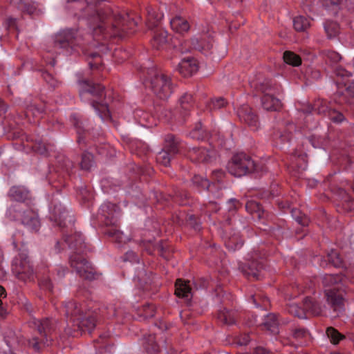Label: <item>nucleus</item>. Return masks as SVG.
Returning <instances> with one entry per match:
<instances>
[{
    "label": "nucleus",
    "mask_w": 354,
    "mask_h": 354,
    "mask_svg": "<svg viewBox=\"0 0 354 354\" xmlns=\"http://www.w3.org/2000/svg\"><path fill=\"white\" fill-rule=\"evenodd\" d=\"M288 311L290 314L299 318L306 317V313L304 306L301 308L295 303H292L288 305Z\"/></svg>",
    "instance_id": "49"
},
{
    "label": "nucleus",
    "mask_w": 354,
    "mask_h": 354,
    "mask_svg": "<svg viewBox=\"0 0 354 354\" xmlns=\"http://www.w3.org/2000/svg\"><path fill=\"white\" fill-rule=\"evenodd\" d=\"M174 156V154H171V153L162 149V150L157 154L156 161L158 163L167 167L170 164L171 159Z\"/></svg>",
    "instance_id": "48"
},
{
    "label": "nucleus",
    "mask_w": 354,
    "mask_h": 354,
    "mask_svg": "<svg viewBox=\"0 0 354 354\" xmlns=\"http://www.w3.org/2000/svg\"><path fill=\"white\" fill-rule=\"evenodd\" d=\"M147 85L153 94L160 100L168 99L174 90L171 77L157 69H150Z\"/></svg>",
    "instance_id": "8"
},
{
    "label": "nucleus",
    "mask_w": 354,
    "mask_h": 354,
    "mask_svg": "<svg viewBox=\"0 0 354 354\" xmlns=\"http://www.w3.org/2000/svg\"><path fill=\"white\" fill-rule=\"evenodd\" d=\"M336 75L337 80H336L337 84L345 87L346 93L354 97V81H350L348 77L351 76V73L348 72L343 68H338L336 70Z\"/></svg>",
    "instance_id": "20"
},
{
    "label": "nucleus",
    "mask_w": 354,
    "mask_h": 354,
    "mask_svg": "<svg viewBox=\"0 0 354 354\" xmlns=\"http://www.w3.org/2000/svg\"><path fill=\"white\" fill-rule=\"evenodd\" d=\"M227 101L222 97L212 98L208 104L210 110H217L225 107L227 105Z\"/></svg>",
    "instance_id": "54"
},
{
    "label": "nucleus",
    "mask_w": 354,
    "mask_h": 354,
    "mask_svg": "<svg viewBox=\"0 0 354 354\" xmlns=\"http://www.w3.org/2000/svg\"><path fill=\"white\" fill-rule=\"evenodd\" d=\"M238 316V313L236 310L223 308L218 312L217 319L223 324L230 326L236 323Z\"/></svg>",
    "instance_id": "28"
},
{
    "label": "nucleus",
    "mask_w": 354,
    "mask_h": 354,
    "mask_svg": "<svg viewBox=\"0 0 354 354\" xmlns=\"http://www.w3.org/2000/svg\"><path fill=\"white\" fill-rule=\"evenodd\" d=\"M261 104L263 108L269 111H279L282 107L281 100L274 95H262Z\"/></svg>",
    "instance_id": "27"
},
{
    "label": "nucleus",
    "mask_w": 354,
    "mask_h": 354,
    "mask_svg": "<svg viewBox=\"0 0 354 354\" xmlns=\"http://www.w3.org/2000/svg\"><path fill=\"white\" fill-rule=\"evenodd\" d=\"M188 223L195 230L199 231L201 229V223L195 215L189 216Z\"/></svg>",
    "instance_id": "63"
},
{
    "label": "nucleus",
    "mask_w": 354,
    "mask_h": 354,
    "mask_svg": "<svg viewBox=\"0 0 354 354\" xmlns=\"http://www.w3.org/2000/svg\"><path fill=\"white\" fill-rule=\"evenodd\" d=\"M322 6L326 10H338L343 3V0H320Z\"/></svg>",
    "instance_id": "51"
},
{
    "label": "nucleus",
    "mask_w": 354,
    "mask_h": 354,
    "mask_svg": "<svg viewBox=\"0 0 354 354\" xmlns=\"http://www.w3.org/2000/svg\"><path fill=\"white\" fill-rule=\"evenodd\" d=\"M57 162L58 165H57L56 172H60L62 176L59 177V175L57 180H53L52 177L50 178V180L52 181V185L55 189H58L60 186H66V179L70 176L73 168V162L64 156H59Z\"/></svg>",
    "instance_id": "13"
},
{
    "label": "nucleus",
    "mask_w": 354,
    "mask_h": 354,
    "mask_svg": "<svg viewBox=\"0 0 354 354\" xmlns=\"http://www.w3.org/2000/svg\"><path fill=\"white\" fill-rule=\"evenodd\" d=\"M328 261L332 263L335 267H339L342 265V259L339 254L335 252H332L328 254Z\"/></svg>",
    "instance_id": "62"
},
{
    "label": "nucleus",
    "mask_w": 354,
    "mask_h": 354,
    "mask_svg": "<svg viewBox=\"0 0 354 354\" xmlns=\"http://www.w3.org/2000/svg\"><path fill=\"white\" fill-rule=\"evenodd\" d=\"M252 299L257 307H261L264 309H267L270 305L269 299L266 296L254 295H252Z\"/></svg>",
    "instance_id": "52"
},
{
    "label": "nucleus",
    "mask_w": 354,
    "mask_h": 354,
    "mask_svg": "<svg viewBox=\"0 0 354 354\" xmlns=\"http://www.w3.org/2000/svg\"><path fill=\"white\" fill-rule=\"evenodd\" d=\"M39 286L41 289L48 290L49 292H52L53 290V283L48 277H43L39 281Z\"/></svg>",
    "instance_id": "61"
},
{
    "label": "nucleus",
    "mask_w": 354,
    "mask_h": 354,
    "mask_svg": "<svg viewBox=\"0 0 354 354\" xmlns=\"http://www.w3.org/2000/svg\"><path fill=\"white\" fill-rule=\"evenodd\" d=\"M293 218L301 226H308L310 223L309 218L299 209L292 208L290 211Z\"/></svg>",
    "instance_id": "43"
},
{
    "label": "nucleus",
    "mask_w": 354,
    "mask_h": 354,
    "mask_svg": "<svg viewBox=\"0 0 354 354\" xmlns=\"http://www.w3.org/2000/svg\"><path fill=\"white\" fill-rule=\"evenodd\" d=\"M237 115L242 122L246 124L252 130L256 131L259 126L257 115L247 104L241 106L237 111Z\"/></svg>",
    "instance_id": "15"
},
{
    "label": "nucleus",
    "mask_w": 354,
    "mask_h": 354,
    "mask_svg": "<svg viewBox=\"0 0 354 354\" xmlns=\"http://www.w3.org/2000/svg\"><path fill=\"white\" fill-rule=\"evenodd\" d=\"M7 215L10 219L20 221L31 232H37L39 230L41 223L37 213L24 204L12 205Z\"/></svg>",
    "instance_id": "10"
},
{
    "label": "nucleus",
    "mask_w": 354,
    "mask_h": 354,
    "mask_svg": "<svg viewBox=\"0 0 354 354\" xmlns=\"http://www.w3.org/2000/svg\"><path fill=\"white\" fill-rule=\"evenodd\" d=\"M68 212L57 199H53L50 207V219L56 225L63 229L66 227Z\"/></svg>",
    "instance_id": "14"
},
{
    "label": "nucleus",
    "mask_w": 354,
    "mask_h": 354,
    "mask_svg": "<svg viewBox=\"0 0 354 354\" xmlns=\"http://www.w3.org/2000/svg\"><path fill=\"white\" fill-rule=\"evenodd\" d=\"M174 33L179 35H185L190 30L189 24H169Z\"/></svg>",
    "instance_id": "50"
},
{
    "label": "nucleus",
    "mask_w": 354,
    "mask_h": 354,
    "mask_svg": "<svg viewBox=\"0 0 354 354\" xmlns=\"http://www.w3.org/2000/svg\"><path fill=\"white\" fill-rule=\"evenodd\" d=\"M158 24L156 26L153 38L151 40V44L153 49L156 50H168L171 48V45L169 41L167 32L158 27Z\"/></svg>",
    "instance_id": "17"
},
{
    "label": "nucleus",
    "mask_w": 354,
    "mask_h": 354,
    "mask_svg": "<svg viewBox=\"0 0 354 354\" xmlns=\"http://www.w3.org/2000/svg\"><path fill=\"white\" fill-rule=\"evenodd\" d=\"M326 335L330 339V342L333 344H339L340 340L345 337L344 335L341 334L337 329L333 327L327 328Z\"/></svg>",
    "instance_id": "47"
},
{
    "label": "nucleus",
    "mask_w": 354,
    "mask_h": 354,
    "mask_svg": "<svg viewBox=\"0 0 354 354\" xmlns=\"http://www.w3.org/2000/svg\"><path fill=\"white\" fill-rule=\"evenodd\" d=\"M155 313L156 306L152 304H146L138 310V315L142 319L151 318Z\"/></svg>",
    "instance_id": "40"
},
{
    "label": "nucleus",
    "mask_w": 354,
    "mask_h": 354,
    "mask_svg": "<svg viewBox=\"0 0 354 354\" xmlns=\"http://www.w3.org/2000/svg\"><path fill=\"white\" fill-rule=\"evenodd\" d=\"M264 329L270 331L272 334H277L279 333V322L277 315L274 313L268 314L262 324Z\"/></svg>",
    "instance_id": "30"
},
{
    "label": "nucleus",
    "mask_w": 354,
    "mask_h": 354,
    "mask_svg": "<svg viewBox=\"0 0 354 354\" xmlns=\"http://www.w3.org/2000/svg\"><path fill=\"white\" fill-rule=\"evenodd\" d=\"M330 106L329 103L324 100H315L312 104H308L304 105L301 111L304 114L316 113L323 116H326Z\"/></svg>",
    "instance_id": "18"
},
{
    "label": "nucleus",
    "mask_w": 354,
    "mask_h": 354,
    "mask_svg": "<svg viewBox=\"0 0 354 354\" xmlns=\"http://www.w3.org/2000/svg\"><path fill=\"white\" fill-rule=\"evenodd\" d=\"M45 113V104L43 102L39 104L34 103L27 106L25 115L30 122H36L41 118Z\"/></svg>",
    "instance_id": "23"
},
{
    "label": "nucleus",
    "mask_w": 354,
    "mask_h": 354,
    "mask_svg": "<svg viewBox=\"0 0 354 354\" xmlns=\"http://www.w3.org/2000/svg\"><path fill=\"white\" fill-rule=\"evenodd\" d=\"M64 241H57L55 248L57 252L64 249L62 245H67L68 248L73 251L69 257V264L80 277L84 280H94L97 278L98 273L92 265L83 256L86 245L82 234L75 232L71 235L63 234Z\"/></svg>",
    "instance_id": "2"
},
{
    "label": "nucleus",
    "mask_w": 354,
    "mask_h": 354,
    "mask_svg": "<svg viewBox=\"0 0 354 354\" xmlns=\"http://www.w3.org/2000/svg\"><path fill=\"white\" fill-rule=\"evenodd\" d=\"M42 77L45 82L53 88L57 87L59 84V82L48 72H44L42 73Z\"/></svg>",
    "instance_id": "58"
},
{
    "label": "nucleus",
    "mask_w": 354,
    "mask_h": 354,
    "mask_svg": "<svg viewBox=\"0 0 354 354\" xmlns=\"http://www.w3.org/2000/svg\"><path fill=\"white\" fill-rule=\"evenodd\" d=\"M188 158L195 162H207L211 158L210 152L204 147L192 148L187 152Z\"/></svg>",
    "instance_id": "25"
},
{
    "label": "nucleus",
    "mask_w": 354,
    "mask_h": 354,
    "mask_svg": "<svg viewBox=\"0 0 354 354\" xmlns=\"http://www.w3.org/2000/svg\"><path fill=\"white\" fill-rule=\"evenodd\" d=\"M91 56L94 59V61H90L88 64L91 69H99L102 65L101 57L97 53H91Z\"/></svg>",
    "instance_id": "60"
},
{
    "label": "nucleus",
    "mask_w": 354,
    "mask_h": 354,
    "mask_svg": "<svg viewBox=\"0 0 354 354\" xmlns=\"http://www.w3.org/2000/svg\"><path fill=\"white\" fill-rule=\"evenodd\" d=\"M178 70L183 77H190L198 71V62L194 57H189L184 58L178 64Z\"/></svg>",
    "instance_id": "21"
},
{
    "label": "nucleus",
    "mask_w": 354,
    "mask_h": 354,
    "mask_svg": "<svg viewBox=\"0 0 354 354\" xmlns=\"http://www.w3.org/2000/svg\"><path fill=\"white\" fill-rule=\"evenodd\" d=\"M63 310L65 315L70 318L73 326L77 328L75 330L91 332L95 327V317L84 304L71 300L64 303Z\"/></svg>",
    "instance_id": "5"
},
{
    "label": "nucleus",
    "mask_w": 354,
    "mask_h": 354,
    "mask_svg": "<svg viewBox=\"0 0 354 354\" xmlns=\"http://www.w3.org/2000/svg\"><path fill=\"white\" fill-rule=\"evenodd\" d=\"M119 207L118 205L106 203L102 205L99 209V215L102 216L106 228L104 230V234L111 237L113 241L118 243L123 241V233L119 230L118 214Z\"/></svg>",
    "instance_id": "7"
},
{
    "label": "nucleus",
    "mask_w": 354,
    "mask_h": 354,
    "mask_svg": "<svg viewBox=\"0 0 354 354\" xmlns=\"http://www.w3.org/2000/svg\"><path fill=\"white\" fill-rule=\"evenodd\" d=\"M97 152L106 157H112L115 155V149L111 147L109 145H104L97 149Z\"/></svg>",
    "instance_id": "57"
},
{
    "label": "nucleus",
    "mask_w": 354,
    "mask_h": 354,
    "mask_svg": "<svg viewBox=\"0 0 354 354\" xmlns=\"http://www.w3.org/2000/svg\"><path fill=\"white\" fill-rule=\"evenodd\" d=\"M136 24H90L92 33L81 35L72 29L60 30L54 37V46L56 48L75 50L79 47L82 52L91 48L114 43L125 36L133 33L129 31V25Z\"/></svg>",
    "instance_id": "1"
},
{
    "label": "nucleus",
    "mask_w": 354,
    "mask_h": 354,
    "mask_svg": "<svg viewBox=\"0 0 354 354\" xmlns=\"http://www.w3.org/2000/svg\"><path fill=\"white\" fill-rule=\"evenodd\" d=\"M324 29L328 37L330 39L337 36L340 31L339 24H325Z\"/></svg>",
    "instance_id": "53"
},
{
    "label": "nucleus",
    "mask_w": 354,
    "mask_h": 354,
    "mask_svg": "<svg viewBox=\"0 0 354 354\" xmlns=\"http://www.w3.org/2000/svg\"><path fill=\"white\" fill-rule=\"evenodd\" d=\"M326 57L330 59L333 62H338L341 59L340 55L333 50H327L324 52Z\"/></svg>",
    "instance_id": "64"
},
{
    "label": "nucleus",
    "mask_w": 354,
    "mask_h": 354,
    "mask_svg": "<svg viewBox=\"0 0 354 354\" xmlns=\"http://www.w3.org/2000/svg\"><path fill=\"white\" fill-rule=\"evenodd\" d=\"M228 172L237 177L257 171L258 165L252 158L243 152L234 154L227 165Z\"/></svg>",
    "instance_id": "11"
},
{
    "label": "nucleus",
    "mask_w": 354,
    "mask_h": 354,
    "mask_svg": "<svg viewBox=\"0 0 354 354\" xmlns=\"http://www.w3.org/2000/svg\"><path fill=\"white\" fill-rule=\"evenodd\" d=\"M245 209L251 214H257L259 219L264 217V211L262 205L255 201H248L245 205Z\"/></svg>",
    "instance_id": "38"
},
{
    "label": "nucleus",
    "mask_w": 354,
    "mask_h": 354,
    "mask_svg": "<svg viewBox=\"0 0 354 354\" xmlns=\"http://www.w3.org/2000/svg\"><path fill=\"white\" fill-rule=\"evenodd\" d=\"M23 12L30 16H38L41 13V10L38 8V4L35 2L23 3Z\"/></svg>",
    "instance_id": "46"
},
{
    "label": "nucleus",
    "mask_w": 354,
    "mask_h": 354,
    "mask_svg": "<svg viewBox=\"0 0 354 354\" xmlns=\"http://www.w3.org/2000/svg\"><path fill=\"white\" fill-rule=\"evenodd\" d=\"M243 244V240L239 234H234L225 241V245L229 250L235 251L240 249Z\"/></svg>",
    "instance_id": "36"
},
{
    "label": "nucleus",
    "mask_w": 354,
    "mask_h": 354,
    "mask_svg": "<svg viewBox=\"0 0 354 354\" xmlns=\"http://www.w3.org/2000/svg\"><path fill=\"white\" fill-rule=\"evenodd\" d=\"M71 122L77 130V142L80 145L82 142H84V140L86 138V134L88 133L83 129L82 122L80 118L74 114L71 116Z\"/></svg>",
    "instance_id": "33"
},
{
    "label": "nucleus",
    "mask_w": 354,
    "mask_h": 354,
    "mask_svg": "<svg viewBox=\"0 0 354 354\" xmlns=\"http://www.w3.org/2000/svg\"><path fill=\"white\" fill-rule=\"evenodd\" d=\"M12 271L15 277L22 281L33 280V269L27 257L20 255L15 258L12 264Z\"/></svg>",
    "instance_id": "12"
},
{
    "label": "nucleus",
    "mask_w": 354,
    "mask_h": 354,
    "mask_svg": "<svg viewBox=\"0 0 354 354\" xmlns=\"http://www.w3.org/2000/svg\"><path fill=\"white\" fill-rule=\"evenodd\" d=\"M239 268L248 279L259 280L261 278V271L264 268V263L262 260L252 259L241 265Z\"/></svg>",
    "instance_id": "16"
},
{
    "label": "nucleus",
    "mask_w": 354,
    "mask_h": 354,
    "mask_svg": "<svg viewBox=\"0 0 354 354\" xmlns=\"http://www.w3.org/2000/svg\"><path fill=\"white\" fill-rule=\"evenodd\" d=\"M163 149L176 155L179 151V142L172 134L166 135Z\"/></svg>",
    "instance_id": "31"
},
{
    "label": "nucleus",
    "mask_w": 354,
    "mask_h": 354,
    "mask_svg": "<svg viewBox=\"0 0 354 354\" xmlns=\"http://www.w3.org/2000/svg\"><path fill=\"white\" fill-rule=\"evenodd\" d=\"M295 130V126L293 123H290L288 124V131L284 133H281L280 132H277L274 134L275 137H278L280 138L281 142H288L290 141L292 138V131Z\"/></svg>",
    "instance_id": "55"
},
{
    "label": "nucleus",
    "mask_w": 354,
    "mask_h": 354,
    "mask_svg": "<svg viewBox=\"0 0 354 354\" xmlns=\"http://www.w3.org/2000/svg\"><path fill=\"white\" fill-rule=\"evenodd\" d=\"M262 95H279L283 93L282 86L272 80H265L259 86Z\"/></svg>",
    "instance_id": "22"
},
{
    "label": "nucleus",
    "mask_w": 354,
    "mask_h": 354,
    "mask_svg": "<svg viewBox=\"0 0 354 354\" xmlns=\"http://www.w3.org/2000/svg\"><path fill=\"white\" fill-rule=\"evenodd\" d=\"M147 22H160L163 19V14L151 6L147 8Z\"/></svg>",
    "instance_id": "45"
},
{
    "label": "nucleus",
    "mask_w": 354,
    "mask_h": 354,
    "mask_svg": "<svg viewBox=\"0 0 354 354\" xmlns=\"http://www.w3.org/2000/svg\"><path fill=\"white\" fill-rule=\"evenodd\" d=\"M8 196L11 200L24 203L26 200L29 199V192L24 187L13 186L9 190Z\"/></svg>",
    "instance_id": "29"
},
{
    "label": "nucleus",
    "mask_w": 354,
    "mask_h": 354,
    "mask_svg": "<svg viewBox=\"0 0 354 354\" xmlns=\"http://www.w3.org/2000/svg\"><path fill=\"white\" fill-rule=\"evenodd\" d=\"M75 8L78 10L74 13L77 20L93 21L94 22H104L106 20H113L115 22H136L140 19V16L134 12L117 11L113 12L109 7L99 9L98 6L85 3H76Z\"/></svg>",
    "instance_id": "3"
},
{
    "label": "nucleus",
    "mask_w": 354,
    "mask_h": 354,
    "mask_svg": "<svg viewBox=\"0 0 354 354\" xmlns=\"http://www.w3.org/2000/svg\"><path fill=\"white\" fill-rule=\"evenodd\" d=\"M93 156L92 153L85 151L82 155L80 167L82 169L88 171L94 165Z\"/></svg>",
    "instance_id": "44"
},
{
    "label": "nucleus",
    "mask_w": 354,
    "mask_h": 354,
    "mask_svg": "<svg viewBox=\"0 0 354 354\" xmlns=\"http://www.w3.org/2000/svg\"><path fill=\"white\" fill-rule=\"evenodd\" d=\"M192 181L195 186L200 189H208L210 186L209 180L199 175H195Z\"/></svg>",
    "instance_id": "56"
},
{
    "label": "nucleus",
    "mask_w": 354,
    "mask_h": 354,
    "mask_svg": "<svg viewBox=\"0 0 354 354\" xmlns=\"http://www.w3.org/2000/svg\"><path fill=\"white\" fill-rule=\"evenodd\" d=\"M303 306L305 313L308 312L313 315H319L322 313L320 304L310 297H306L304 299Z\"/></svg>",
    "instance_id": "32"
},
{
    "label": "nucleus",
    "mask_w": 354,
    "mask_h": 354,
    "mask_svg": "<svg viewBox=\"0 0 354 354\" xmlns=\"http://www.w3.org/2000/svg\"><path fill=\"white\" fill-rule=\"evenodd\" d=\"M220 209L219 205L216 202L210 201L207 204L203 205L202 211L205 214H211L213 212H217Z\"/></svg>",
    "instance_id": "59"
},
{
    "label": "nucleus",
    "mask_w": 354,
    "mask_h": 354,
    "mask_svg": "<svg viewBox=\"0 0 354 354\" xmlns=\"http://www.w3.org/2000/svg\"><path fill=\"white\" fill-rule=\"evenodd\" d=\"M191 281L178 279L175 283V295L178 297L189 298L192 296V287Z\"/></svg>",
    "instance_id": "26"
},
{
    "label": "nucleus",
    "mask_w": 354,
    "mask_h": 354,
    "mask_svg": "<svg viewBox=\"0 0 354 354\" xmlns=\"http://www.w3.org/2000/svg\"><path fill=\"white\" fill-rule=\"evenodd\" d=\"M29 325L35 328L40 335V337L35 336L30 339L28 341L29 346L36 351H39L41 345L48 346L53 340L52 333L55 328L53 322L49 318L32 319L29 322Z\"/></svg>",
    "instance_id": "9"
},
{
    "label": "nucleus",
    "mask_w": 354,
    "mask_h": 354,
    "mask_svg": "<svg viewBox=\"0 0 354 354\" xmlns=\"http://www.w3.org/2000/svg\"><path fill=\"white\" fill-rule=\"evenodd\" d=\"M343 279L342 274H326L322 277L326 301L334 311H340L344 306V295L340 290V283Z\"/></svg>",
    "instance_id": "6"
},
{
    "label": "nucleus",
    "mask_w": 354,
    "mask_h": 354,
    "mask_svg": "<svg viewBox=\"0 0 354 354\" xmlns=\"http://www.w3.org/2000/svg\"><path fill=\"white\" fill-rule=\"evenodd\" d=\"M213 37L207 32L203 35L199 39L194 38L192 39V45L194 49L201 52H207L212 48Z\"/></svg>",
    "instance_id": "24"
},
{
    "label": "nucleus",
    "mask_w": 354,
    "mask_h": 354,
    "mask_svg": "<svg viewBox=\"0 0 354 354\" xmlns=\"http://www.w3.org/2000/svg\"><path fill=\"white\" fill-rule=\"evenodd\" d=\"M144 347L149 354H157L160 351V347L156 342L155 335L150 334L145 337Z\"/></svg>",
    "instance_id": "35"
},
{
    "label": "nucleus",
    "mask_w": 354,
    "mask_h": 354,
    "mask_svg": "<svg viewBox=\"0 0 354 354\" xmlns=\"http://www.w3.org/2000/svg\"><path fill=\"white\" fill-rule=\"evenodd\" d=\"M24 140V138H22ZM24 148L30 149L33 151L41 155L48 156L53 146L50 144H46L40 140H34L32 138L26 136V142L23 141Z\"/></svg>",
    "instance_id": "19"
},
{
    "label": "nucleus",
    "mask_w": 354,
    "mask_h": 354,
    "mask_svg": "<svg viewBox=\"0 0 354 354\" xmlns=\"http://www.w3.org/2000/svg\"><path fill=\"white\" fill-rule=\"evenodd\" d=\"M328 119L333 123L339 124L346 120V118L344 114L334 108L330 107L326 115Z\"/></svg>",
    "instance_id": "41"
},
{
    "label": "nucleus",
    "mask_w": 354,
    "mask_h": 354,
    "mask_svg": "<svg viewBox=\"0 0 354 354\" xmlns=\"http://www.w3.org/2000/svg\"><path fill=\"white\" fill-rule=\"evenodd\" d=\"M181 109L184 111V114L189 111L194 106V100L192 94L185 93L178 100Z\"/></svg>",
    "instance_id": "39"
},
{
    "label": "nucleus",
    "mask_w": 354,
    "mask_h": 354,
    "mask_svg": "<svg viewBox=\"0 0 354 354\" xmlns=\"http://www.w3.org/2000/svg\"><path fill=\"white\" fill-rule=\"evenodd\" d=\"M191 138L196 140H204L209 137V133L205 130L201 122L196 124L195 127L190 131Z\"/></svg>",
    "instance_id": "42"
},
{
    "label": "nucleus",
    "mask_w": 354,
    "mask_h": 354,
    "mask_svg": "<svg viewBox=\"0 0 354 354\" xmlns=\"http://www.w3.org/2000/svg\"><path fill=\"white\" fill-rule=\"evenodd\" d=\"M80 96L82 100L89 102L103 120H111L108 104L111 100L107 96V91H105L104 86L89 81H83Z\"/></svg>",
    "instance_id": "4"
},
{
    "label": "nucleus",
    "mask_w": 354,
    "mask_h": 354,
    "mask_svg": "<svg viewBox=\"0 0 354 354\" xmlns=\"http://www.w3.org/2000/svg\"><path fill=\"white\" fill-rule=\"evenodd\" d=\"M283 59L285 63L294 67L299 66L302 63L301 57L290 50H286L283 53Z\"/></svg>",
    "instance_id": "37"
},
{
    "label": "nucleus",
    "mask_w": 354,
    "mask_h": 354,
    "mask_svg": "<svg viewBox=\"0 0 354 354\" xmlns=\"http://www.w3.org/2000/svg\"><path fill=\"white\" fill-rule=\"evenodd\" d=\"M292 336L300 342L301 346L308 345L311 337L308 331L304 328H297L292 330Z\"/></svg>",
    "instance_id": "34"
}]
</instances>
